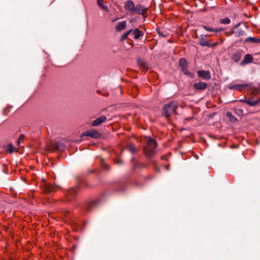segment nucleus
<instances>
[{"mask_svg": "<svg viewBox=\"0 0 260 260\" xmlns=\"http://www.w3.org/2000/svg\"><path fill=\"white\" fill-rule=\"evenodd\" d=\"M77 193V187H72L70 188L66 193V196L68 201L73 199Z\"/></svg>", "mask_w": 260, "mask_h": 260, "instance_id": "39448f33", "label": "nucleus"}, {"mask_svg": "<svg viewBox=\"0 0 260 260\" xmlns=\"http://www.w3.org/2000/svg\"><path fill=\"white\" fill-rule=\"evenodd\" d=\"M200 44L203 46H210V44L208 42L204 35H201L199 38Z\"/></svg>", "mask_w": 260, "mask_h": 260, "instance_id": "f8f14e48", "label": "nucleus"}, {"mask_svg": "<svg viewBox=\"0 0 260 260\" xmlns=\"http://www.w3.org/2000/svg\"><path fill=\"white\" fill-rule=\"evenodd\" d=\"M5 150L7 152L9 153H12L14 151H18V149L17 148L14 147L12 144H9L6 147Z\"/></svg>", "mask_w": 260, "mask_h": 260, "instance_id": "dca6fc26", "label": "nucleus"}, {"mask_svg": "<svg viewBox=\"0 0 260 260\" xmlns=\"http://www.w3.org/2000/svg\"><path fill=\"white\" fill-rule=\"evenodd\" d=\"M118 19V18H115V19H114L112 20V22H114L115 21H116V20H117Z\"/></svg>", "mask_w": 260, "mask_h": 260, "instance_id": "2f4dec72", "label": "nucleus"}, {"mask_svg": "<svg viewBox=\"0 0 260 260\" xmlns=\"http://www.w3.org/2000/svg\"><path fill=\"white\" fill-rule=\"evenodd\" d=\"M58 187L51 184L46 183L44 186V191L47 193L55 192L57 190Z\"/></svg>", "mask_w": 260, "mask_h": 260, "instance_id": "0eeeda50", "label": "nucleus"}, {"mask_svg": "<svg viewBox=\"0 0 260 260\" xmlns=\"http://www.w3.org/2000/svg\"><path fill=\"white\" fill-rule=\"evenodd\" d=\"M133 33L134 34V39H138L141 36H143V32L139 28H135L134 30Z\"/></svg>", "mask_w": 260, "mask_h": 260, "instance_id": "a211bd4d", "label": "nucleus"}, {"mask_svg": "<svg viewBox=\"0 0 260 260\" xmlns=\"http://www.w3.org/2000/svg\"><path fill=\"white\" fill-rule=\"evenodd\" d=\"M241 57L242 55L240 52L237 51L233 54L232 58L234 61L237 62L241 59Z\"/></svg>", "mask_w": 260, "mask_h": 260, "instance_id": "f3484780", "label": "nucleus"}, {"mask_svg": "<svg viewBox=\"0 0 260 260\" xmlns=\"http://www.w3.org/2000/svg\"><path fill=\"white\" fill-rule=\"evenodd\" d=\"M249 86L248 84H236L230 86V89L232 90H241V87H246Z\"/></svg>", "mask_w": 260, "mask_h": 260, "instance_id": "2eb2a0df", "label": "nucleus"}, {"mask_svg": "<svg viewBox=\"0 0 260 260\" xmlns=\"http://www.w3.org/2000/svg\"><path fill=\"white\" fill-rule=\"evenodd\" d=\"M223 28H215V30L214 31V32H220L223 30Z\"/></svg>", "mask_w": 260, "mask_h": 260, "instance_id": "c756f323", "label": "nucleus"}, {"mask_svg": "<svg viewBox=\"0 0 260 260\" xmlns=\"http://www.w3.org/2000/svg\"><path fill=\"white\" fill-rule=\"evenodd\" d=\"M106 119L107 117L105 115H102L95 120H93L92 122L91 125L93 126H98L102 123L104 122Z\"/></svg>", "mask_w": 260, "mask_h": 260, "instance_id": "9d476101", "label": "nucleus"}, {"mask_svg": "<svg viewBox=\"0 0 260 260\" xmlns=\"http://www.w3.org/2000/svg\"><path fill=\"white\" fill-rule=\"evenodd\" d=\"M245 41L247 42H251L252 43H257L260 42V39L256 38L248 37L245 40Z\"/></svg>", "mask_w": 260, "mask_h": 260, "instance_id": "412c9836", "label": "nucleus"}, {"mask_svg": "<svg viewBox=\"0 0 260 260\" xmlns=\"http://www.w3.org/2000/svg\"><path fill=\"white\" fill-rule=\"evenodd\" d=\"M97 2H98L99 6L101 8L108 11V10L107 7L106 6H105V5H104L103 0H97Z\"/></svg>", "mask_w": 260, "mask_h": 260, "instance_id": "5701e85b", "label": "nucleus"}, {"mask_svg": "<svg viewBox=\"0 0 260 260\" xmlns=\"http://www.w3.org/2000/svg\"><path fill=\"white\" fill-rule=\"evenodd\" d=\"M193 86L197 90H202L205 89L207 87L208 85L205 82H199L194 83Z\"/></svg>", "mask_w": 260, "mask_h": 260, "instance_id": "1a4fd4ad", "label": "nucleus"}, {"mask_svg": "<svg viewBox=\"0 0 260 260\" xmlns=\"http://www.w3.org/2000/svg\"><path fill=\"white\" fill-rule=\"evenodd\" d=\"M82 136H87L92 138H98L100 137L101 134L95 129H90L84 133Z\"/></svg>", "mask_w": 260, "mask_h": 260, "instance_id": "20e7f679", "label": "nucleus"}, {"mask_svg": "<svg viewBox=\"0 0 260 260\" xmlns=\"http://www.w3.org/2000/svg\"><path fill=\"white\" fill-rule=\"evenodd\" d=\"M124 9L130 12L131 14H134L135 6L134 3L132 1H128L124 5Z\"/></svg>", "mask_w": 260, "mask_h": 260, "instance_id": "423d86ee", "label": "nucleus"}, {"mask_svg": "<svg viewBox=\"0 0 260 260\" xmlns=\"http://www.w3.org/2000/svg\"><path fill=\"white\" fill-rule=\"evenodd\" d=\"M157 143L154 139L148 137L146 139V146L144 147V152L147 157H152L156 153Z\"/></svg>", "mask_w": 260, "mask_h": 260, "instance_id": "f257e3e1", "label": "nucleus"}, {"mask_svg": "<svg viewBox=\"0 0 260 260\" xmlns=\"http://www.w3.org/2000/svg\"><path fill=\"white\" fill-rule=\"evenodd\" d=\"M226 116L229 118L230 121L232 122H235L237 120L236 117L233 115L232 113L230 112H228L226 113Z\"/></svg>", "mask_w": 260, "mask_h": 260, "instance_id": "4be33fe9", "label": "nucleus"}, {"mask_svg": "<svg viewBox=\"0 0 260 260\" xmlns=\"http://www.w3.org/2000/svg\"><path fill=\"white\" fill-rule=\"evenodd\" d=\"M99 201L98 199L88 201L85 205L86 210L88 212L91 211L99 205Z\"/></svg>", "mask_w": 260, "mask_h": 260, "instance_id": "7ed1b4c3", "label": "nucleus"}, {"mask_svg": "<svg viewBox=\"0 0 260 260\" xmlns=\"http://www.w3.org/2000/svg\"><path fill=\"white\" fill-rule=\"evenodd\" d=\"M126 26V21H123L120 22L116 26L115 29L117 31H121L122 30L124 29Z\"/></svg>", "mask_w": 260, "mask_h": 260, "instance_id": "4468645a", "label": "nucleus"}, {"mask_svg": "<svg viewBox=\"0 0 260 260\" xmlns=\"http://www.w3.org/2000/svg\"><path fill=\"white\" fill-rule=\"evenodd\" d=\"M179 106V103L176 101H173L164 106L162 110L163 115L167 118L171 115L176 113V109Z\"/></svg>", "mask_w": 260, "mask_h": 260, "instance_id": "f03ea898", "label": "nucleus"}, {"mask_svg": "<svg viewBox=\"0 0 260 260\" xmlns=\"http://www.w3.org/2000/svg\"><path fill=\"white\" fill-rule=\"evenodd\" d=\"M133 29H130L126 32H124V34L128 37V36L130 34V33L132 31Z\"/></svg>", "mask_w": 260, "mask_h": 260, "instance_id": "7c9ffc66", "label": "nucleus"}, {"mask_svg": "<svg viewBox=\"0 0 260 260\" xmlns=\"http://www.w3.org/2000/svg\"><path fill=\"white\" fill-rule=\"evenodd\" d=\"M127 36L124 33L121 36V38H120V40L121 41H123L125 39H126L127 38Z\"/></svg>", "mask_w": 260, "mask_h": 260, "instance_id": "c85d7f7f", "label": "nucleus"}, {"mask_svg": "<svg viewBox=\"0 0 260 260\" xmlns=\"http://www.w3.org/2000/svg\"><path fill=\"white\" fill-rule=\"evenodd\" d=\"M25 138L24 135H21L17 141V145L20 147L21 142H22Z\"/></svg>", "mask_w": 260, "mask_h": 260, "instance_id": "393cba45", "label": "nucleus"}, {"mask_svg": "<svg viewBox=\"0 0 260 260\" xmlns=\"http://www.w3.org/2000/svg\"><path fill=\"white\" fill-rule=\"evenodd\" d=\"M166 169H169L168 167H166Z\"/></svg>", "mask_w": 260, "mask_h": 260, "instance_id": "473e14b6", "label": "nucleus"}, {"mask_svg": "<svg viewBox=\"0 0 260 260\" xmlns=\"http://www.w3.org/2000/svg\"><path fill=\"white\" fill-rule=\"evenodd\" d=\"M253 57L250 54H246L243 60L242 61L241 64L243 65L245 64L248 63H250L252 61Z\"/></svg>", "mask_w": 260, "mask_h": 260, "instance_id": "ddd939ff", "label": "nucleus"}, {"mask_svg": "<svg viewBox=\"0 0 260 260\" xmlns=\"http://www.w3.org/2000/svg\"><path fill=\"white\" fill-rule=\"evenodd\" d=\"M202 27L206 30L210 32H214V31L215 30V28L206 25H203Z\"/></svg>", "mask_w": 260, "mask_h": 260, "instance_id": "b1692460", "label": "nucleus"}, {"mask_svg": "<svg viewBox=\"0 0 260 260\" xmlns=\"http://www.w3.org/2000/svg\"><path fill=\"white\" fill-rule=\"evenodd\" d=\"M187 60L184 58H181L179 60V64L181 68L187 67Z\"/></svg>", "mask_w": 260, "mask_h": 260, "instance_id": "aec40b11", "label": "nucleus"}, {"mask_svg": "<svg viewBox=\"0 0 260 260\" xmlns=\"http://www.w3.org/2000/svg\"><path fill=\"white\" fill-rule=\"evenodd\" d=\"M181 69L185 75H188L189 74V72L187 70V67L181 68Z\"/></svg>", "mask_w": 260, "mask_h": 260, "instance_id": "bb28decb", "label": "nucleus"}, {"mask_svg": "<svg viewBox=\"0 0 260 260\" xmlns=\"http://www.w3.org/2000/svg\"><path fill=\"white\" fill-rule=\"evenodd\" d=\"M241 101L251 106H256L258 103L257 101L255 100H252L250 99L241 100Z\"/></svg>", "mask_w": 260, "mask_h": 260, "instance_id": "6ab92c4d", "label": "nucleus"}, {"mask_svg": "<svg viewBox=\"0 0 260 260\" xmlns=\"http://www.w3.org/2000/svg\"><path fill=\"white\" fill-rule=\"evenodd\" d=\"M147 8L141 5H138L135 7L134 13H136L138 14L144 15V13L146 12Z\"/></svg>", "mask_w": 260, "mask_h": 260, "instance_id": "9b49d317", "label": "nucleus"}, {"mask_svg": "<svg viewBox=\"0 0 260 260\" xmlns=\"http://www.w3.org/2000/svg\"><path fill=\"white\" fill-rule=\"evenodd\" d=\"M129 150L132 153H135L137 151L136 148L133 146H131L129 147Z\"/></svg>", "mask_w": 260, "mask_h": 260, "instance_id": "cd10ccee", "label": "nucleus"}, {"mask_svg": "<svg viewBox=\"0 0 260 260\" xmlns=\"http://www.w3.org/2000/svg\"><path fill=\"white\" fill-rule=\"evenodd\" d=\"M220 22L221 24H228L230 23L231 20L229 18L226 17L223 19H221L220 20Z\"/></svg>", "mask_w": 260, "mask_h": 260, "instance_id": "a878e982", "label": "nucleus"}, {"mask_svg": "<svg viewBox=\"0 0 260 260\" xmlns=\"http://www.w3.org/2000/svg\"><path fill=\"white\" fill-rule=\"evenodd\" d=\"M197 74L199 77L204 78L206 80H209L211 78V76L209 71L204 70L198 71Z\"/></svg>", "mask_w": 260, "mask_h": 260, "instance_id": "6e6552de", "label": "nucleus"}]
</instances>
